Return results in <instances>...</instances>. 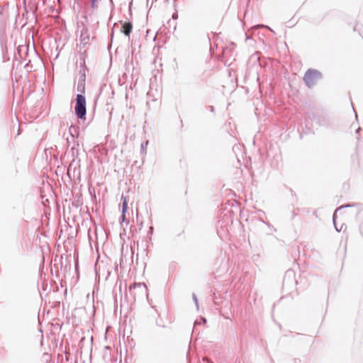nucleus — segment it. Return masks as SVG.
<instances>
[{"mask_svg":"<svg viewBox=\"0 0 363 363\" xmlns=\"http://www.w3.org/2000/svg\"><path fill=\"white\" fill-rule=\"evenodd\" d=\"M322 78V74L317 69H309L303 77V81L308 88L313 87Z\"/></svg>","mask_w":363,"mask_h":363,"instance_id":"1","label":"nucleus"},{"mask_svg":"<svg viewBox=\"0 0 363 363\" xmlns=\"http://www.w3.org/2000/svg\"><path fill=\"white\" fill-rule=\"evenodd\" d=\"M74 111L79 118H84L86 113V99L82 94L77 95Z\"/></svg>","mask_w":363,"mask_h":363,"instance_id":"2","label":"nucleus"},{"mask_svg":"<svg viewBox=\"0 0 363 363\" xmlns=\"http://www.w3.org/2000/svg\"><path fill=\"white\" fill-rule=\"evenodd\" d=\"M130 292L135 296L136 295L147 296V286L144 283H134L129 286Z\"/></svg>","mask_w":363,"mask_h":363,"instance_id":"3","label":"nucleus"},{"mask_svg":"<svg viewBox=\"0 0 363 363\" xmlns=\"http://www.w3.org/2000/svg\"><path fill=\"white\" fill-rule=\"evenodd\" d=\"M132 24L130 22L125 23L121 28V32L123 33L126 36H129L132 31Z\"/></svg>","mask_w":363,"mask_h":363,"instance_id":"4","label":"nucleus"},{"mask_svg":"<svg viewBox=\"0 0 363 363\" xmlns=\"http://www.w3.org/2000/svg\"><path fill=\"white\" fill-rule=\"evenodd\" d=\"M122 199H123V209H122V215H121V223H123L126 220L125 219V212L127 211V208H128V203L126 201V199L125 198H124L123 196H122Z\"/></svg>","mask_w":363,"mask_h":363,"instance_id":"5","label":"nucleus"},{"mask_svg":"<svg viewBox=\"0 0 363 363\" xmlns=\"http://www.w3.org/2000/svg\"><path fill=\"white\" fill-rule=\"evenodd\" d=\"M347 206H340V207L337 208L335 210V213H333V223H334V225H335V228L336 230H337V231H338V232H340V231H341V230H342V227H343V225L341 226V228H340V229H339V228H338V226H337V225H336L335 218H336V213H337V211H339V210H340L341 208H345V207H347Z\"/></svg>","mask_w":363,"mask_h":363,"instance_id":"6","label":"nucleus"},{"mask_svg":"<svg viewBox=\"0 0 363 363\" xmlns=\"http://www.w3.org/2000/svg\"><path fill=\"white\" fill-rule=\"evenodd\" d=\"M91 6L93 9L98 8V0H91Z\"/></svg>","mask_w":363,"mask_h":363,"instance_id":"7","label":"nucleus"},{"mask_svg":"<svg viewBox=\"0 0 363 363\" xmlns=\"http://www.w3.org/2000/svg\"><path fill=\"white\" fill-rule=\"evenodd\" d=\"M80 39H81V41L84 43V44H86L88 43V40H89V38H86V37H84V34L82 33L81 35V37H80Z\"/></svg>","mask_w":363,"mask_h":363,"instance_id":"8","label":"nucleus"},{"mask_svg":"<svg viewBox=\"0 0 363 363\" xmlns=\"http://www.w3.org/2000/svg\"><path fill=\"white\" fill-rule=\"evenodd\" d=\"M147 144H148V141H146L145 143H143L141 144V151L143 152H145V147L147 145Z\"/></svg>","mask_w":363,"mask_h":363,"instance_id":"9","label":"nucleus"},{"mask_svg":"<svg viewBox=\"0 0 363 363\" xmlns=\"http://www.w3.org/2000/svg\"><path fill=\"white\" fill-rule=\"evenodd\" d=\"M193 299H194L195 305H196V308L198 309L199 308V303H198V299H197V298H196L195 294H193Z\"/></svg>","mask_w":363,"mask_h":363,"instance_id":"10","label":"nucleus"},{"mask_svg":"<svg viewBox=\"0 0 363 363\" xmlns=\"http://www.w3.org/2000/svg\"><path fill=\"white\" fill-rule=\"evenodd\" d=\"M202 362H203V363H213L208 357H203Z\"/></svg>","mask_w":363,"mask_h":363,"instance_id":"11","label":"nucleus"},{"mask_svg":"<svg viewBox=\"0 0 363 363\" xmlns=\"http://www.w3.org/2000/svg\"><path fill=\"white\" fill-rule=\"evenodd\" d=\"M259 27H264V28H268L269 30L273 31L269 27H268L267 26H264V25H257L255 28H259Z\"/></svg>","mask_w":363,"mask_h":363,"instance_id":"12","label":"nucleus"},{"mask_svg":"<svg viewBox=\"0 0 363 363\" xmlns=\"http://www.w3.org/2000/svg\"><path fill=\"white\" fill-rule=\"evenodd\" d=\"M76 130L75 126H73V125L70 126V128H69V132H70V133H71L72 135V132H74V130Z\"/></svg>","mask_w":363,"mask_h":363,"instance_id":"13","label":"nucleus"},{"mask_svg":"<svg viewBox=\"0 0 363 363\" xmlns=\"http://www.w3.org/2000/svg\"><path fill=\"white\" fill-rule=\"evenodd\" d=\"M201 322H202L203 323H205L206 322V318H201Z\"/></svg>","mask_w":363,"mask_h":363,"instance_id":"14","label":"nucleus"},{"mask_svg":"<svg viewBox=\"0 0 363 363\" xmlns=\"http://www.w3.org/2000/svg\"><path fill=\"white\" fill-rule=\"evenodd\" d=\"M172 18H177V14H176V13L173 14Z\"/></svg>","mask_w":363,"mask_h":363,"instance_id":"15","label":"nucleus"},{"mask_svg":"<svg viewBox=\"0 0 363 363\" xmlns=\"http://www.w3.org/2000/svg\"><path fill=\"white\" fill-rule=\"evenodd\" d=\"M199 323H200L198 320H196V321H195L194 325H197V324H199Z\"/></svg>","mask_w":363,"mask_h":363,"instance_id":"16","label":"nucleus"},{"mask_svg":"<svg viewBox=\"0 0 363 363\" xmlns=\"http://www.w3.org/2000/svg\"><path fill=\"white\" fill-rule=\"evenodd\" d=\"M359 130H360V128H359L357 130V133H359Z\"/></svg>","mask_w":363,"mask_h":363,"instance_id":"17","label":"nucleus"},{"mask_svg":"<svg viewBox=\"0 0 363 363\" xmlns=\"http://www.w3.org/2000/svg\"><path fill=\"white\" fill-rule=\"evenodd\" d=\"M224 318H226V319H228V318H229L228 317V315L224 316Z\"/></svg>","mask_w":363,"mask_h":363,"instance_id":"18","label":"nucleus"},{"mask_svg":"<svg viewBox=\"0 0 363 363\" xmlns=\"http://www.w3.org/2000/svg\"><path fill=\"white\" fill-rule=\"evenodd\" d=\"M111 3H113L112 0H110Z\"/></svg>","mask_w":363,"mask_h":363,"instance_id":"19","label":"nucleus"}]
</instances>
